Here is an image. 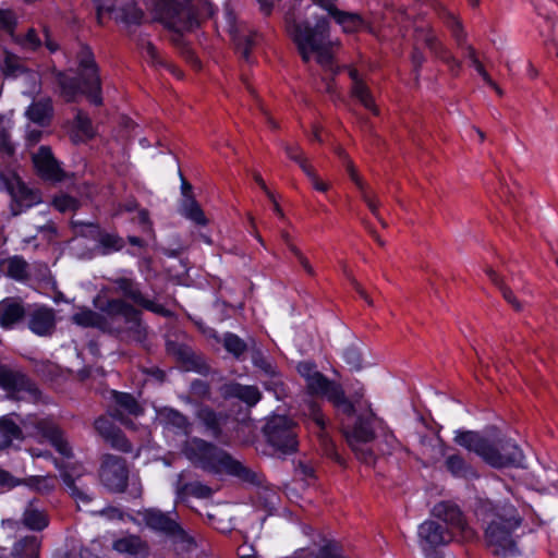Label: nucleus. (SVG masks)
<instances>
[{"mask_svg": "<svg viewBox=\"0 0 558 558\" xmlns=\"http://www.w3.org/2000/svg\"><path fill=\"white\" fill-rule=\"evenodd\" d=\"M223 349L236 361H243L247 351V343L236 333L226 331L222 337Z\"/></svg>", "mask_w": 558, "mask_h": 558, "instance_id": "41", "label": "nucleus"}, {"mask_svg": "<svg viewBox=\"0 0 558 558\" xmlns=\"http://www.w3.org/2000/svg\"><path fill=\"white\" fill-rule=\"evenodd\" d=\"M231 36L235 52L239 53L246 62H251V53L256 45V33L251 32L248 34H243L240 32H232Z\"/></svg>", "mask_w": 558, "mask_h": 558, "instance_id": "39", "label": "nucleus"}, {"mask_svg": "<svg viewBox=\"0 0 558 558\" xmlns=\"http://www.w3.org/2000/svg\"><path fill=\"white\" fill-rule=\"evenodd\" d=\"M26 72V68L19 61L13 53H7L2 64V73L4 76H17Z\"/></svg>", "mask_w": 558, "mask_h": 558, "instance_id": "53", "label": "nucleus"}, {"mask_svg": "<svg viewBox=\"0 0 558 558\" xmlns=\"http://www.w3.org/2000/svg\"><path fill=\"white\" fill-rule=\"evenodd\" d=\"M417 537L425 558H445L442 549L456 535L442 523L428 519L418 525Z\"/></svg>", "mask_w": 558, "mask_h": 558, "instance_id": "8", "label": "nucleus"}, {"mask_svg": "<svg viewBox=\"0 0 558 558\" xmlns=\"http://www.w3.org/2000/svg\"><path fill=\"white\" fill-rule=\"evenodd\" d=\"M11 199V209L14 216L21 214L24 209L33 207L39 202L37 193L28 187L22 179L19 180Z\"/></svg>", "mask_w": 558, "mask_h": 558, "instance_id": "29", "label": "nucleus"}, {"mask_svg": "<svg viewBox=\"0 0 558 558\" xmlns=\"http://www.w3.org/2000/svg\"><path fill=\"white\" fill-rule=\"evenodd\" d=\"M485 529L487 543L497 548L496 554L504 556H515L519 548L513 533L522 524V518L517 508L512 505L501 508Z\"/></svg>", "mask_w": 558, "mask_h": 558, "instance_id": "4", "label": "nucleus"}, {"mask_svg": "<svg viewBox=\"0 0 558 558\" xmlns=\"http://www.w3.org/2000/svg\"><path fill=\"white\" fill-rule=\"evenodd\" d=\"M269 379L264 381L263 386L267 391L274 392L277 398L279 395H283L286 392V384L282 380V374L278 369L276 375H268Z\"/></svg>", "mask_w": 558, "mask_h": 558, "instance_id": "57", "label": "nucleus"}, {"mask_svg": "<svg viewBox=\"0 0 558 558\" xmlns=\"http://www.w3.org/2000/svg\"><path fill=\"white\" fill-rule=\"evenodd\" d=\"M26 317L28 329L36 336H48L56 327V315L50 307L40 306L31 312L27 311Z\"/></svg>", "mask_w": 558, "mask_h": 558, "instance_id": "26", "label": "nucleus"}, {"mask_svg": "<svg viewBox=\"0 0 558 558\" xmlns=\"http://www.w3.org/2000/svg\"><path fill=\"white\" fill-rule=\"evenodd\" d=\"M22 484L38 493H50L54 488L53 481L48 476L31 475L21 480Z\"/></svg>", "mask_w": 558, "mask_h": 558, "instance_id": "49", "label": "nucleus"}, {"mask_svg": "<svg viewBox=\"0 0 558 558\" xmlns=\"http://www.w3.org/2000/svg\"><path fill=\"white\" fill-rule=\"evenodd\" d=\"M36 174L45 182L60 183L66 179V172L54 157L50 146L41 145L32 158Z\"/></svg>", "mask_w": 558, "mask_h": 558, "instance_id": "17", "label": "nucleus"}, {"mask_svg": "<svg viewBox=\"0 0 558 558\" xmlns=\"http://www.w3.org/2000/svg\"><path fill=\"white\" fill-rule=\"evenodd\" d=\"M0 389L13 399H21L25 393L38 398L41 393L36 383L27 374L12 369L5 364H0Z\"/></svg>", "mask_w": 558, "mask_h": 558, "instance_id": "14", "label": "nucleus"}, {"mask_svg": "<svg viewBox=\"0 0 558 558\" xmlns=\"http://www.w3.org/2000/svg\"><path fill=\"white\" fill-rule=\"evenodd\" d=\"M77 74L70 75L63 70H53L54 82L60 96L65 102H75L78 96H84L90 105H104L102 81L100 68L95 53L88 44L81 43L75 54Z\"/></svg>", "mask_w": 558, "mask_h": 558, "instance_id": "1", "label": "nucleus"}, {"mask_svg": "<svg viewBox=\"0 0 558 558\" xmlns=\"http://www.w3.org/2000/svg\"><path fill=\"white\" fill-rule=\"evenodd\" d=\"M7 276L15 281L24 282L28 279V264L23 256L14 255L7 259Z\"/></svg>", "mask_w": 558, "mask_h": 558, "instance_id": "43", "label": "nucleus"}, {"mask_svg": "<svg viewBox=\"0 0 558 558\" xmlns=\"http://www.w3.org/2000/svg\"><path fill=\"white\" fill-rule=\"evenodd\" d=\"M430 512L437 519L436 521L442 522L445 527L450 529L454 535L469 536L471 534L472 531L464 512L453 501H439L433 507Z\"/></svg>", "mask_w": 558, "mask_h": 558, "instance_id": "16", "label": "nucleus"}, {"mask_svg": "<svg viewBox=\"0 0 558 558\" xmlns=\"http://www.w3.org/2000/svg\"><path fill=\"white\" fill-rule=\"evenodd\" d=\"M314 3L326 10L328 14L339 24L343 32L355 33L363 28L364 19L357 14L339 10L331 1L328 0H313Z\"/></svg>", "mask_w": 558, "mask_h": 558, "instance_id": "24", "label": "nucleus"}, {"mask_svg": "<svg viewBox=\"0 0 558 558\" xmlns=\"http://www.w3.org/2000/svg\"><path fill=\"white\" fill-rule=\"evenodd\" d=\"M342 360L351 371L359 372L363 367V356L360 348L355 344H350L342 351Z\"/></svg>", "mask_w": 558, "mask_h": 558, "instance_id": "50", "label": "nucleus"}, {"mask_svg": "<svg viewBox=\"0 0 558 558\" xmlns=\"http://www.w3.org/2000/svg\"><path fill=\"white\" fill-rule=\"evenodd\" d=\"M252 364L263 372L266 376L276 375L278 367L268 357L264 355L262 350L255 349L252 353Z\"/></svg>", "mask_w": 558, "mask_h": 558, "instance_id": "51", "label": "nucleus"}, {"mask_svg": "<svg viewBox=\"0 0 558 558\" xmlns=\"http://www.w3.org/2000/svg\"><path fill=\"white\" fill-rule=\"evenodd\" d=\"M284 22L286 31L305 63L310 62L314 50L329 40V22L326 17L317 20L315 25H312L308 21L298 22L292 14H287Z\"/></svg>", "mask_w": 558, "mask_h": 558, "instance_id": "5", "label": "nucleus"}, {"mask_svg": "<svg viewBox=\"0 0 558 558\" xmlns=\"http://www.w3.org/2000/svg\"><path fill=\"white\" fill-rule=\"evenodd\" d=\"M179 175L181 181V199L179 201L178 207L179 214L195 226H207L208 219L195 198L193 185L185 179L181 170H179Z\"/></svg>", "mask_w": 558, "mask_h": 558, "instance_id": "19", "label": "nucleus"}, {"mask_svg": "<svg viewBox=\"0 0 558 558\" xmlns=\"http://www.w3.org/2000/svg\"><path fill=\"white\" fill-rule=\"evenodd\" d=\"M312 53L316 54V62L325 71H328L333 75L338 73V70L335 66V58L330 48V40L326 41V44L322 45L317 50H314Z\"/></svg>", "mask_w": 558, "mask_h": 558, "instance_id": "47", "label": "nucleus"}, {"mask_svg": "<svg viewBox=\"0 0 558 558\" xmlns=\"http://www.w3.org/2000/svg\"><path fill=\"white\" fill-rule=\"evenodd\" d=\"M112 399L119 408L124 410L130 415L140 416L144 413V409L141 407L135 397L130 392L112 390Z\"/></svg>", "mask_w": 558, "mask_h": 558, "instance_id": "42", "label": "nucleus"}, {"mask_svg": "<svg viewBox=\"0 0 558 558\" xmlns=\"http://www.w3.org/2000/svg\"><path fill=\"white\" fill-rule=\"evenodd\" d=\"M523 459V452L518 444L506 436L488 440V449L484 462L495 469L518 466Z\"/></svg>", "mask_w": 558, "mask_h": 558, "instance_id": "10", "label": "nucleus"}, {"mask_svg": "<svg viewBox=\"0 0 558 558\" xmlns=\"http://www.w3.org/2000/svg\"><path fill=\"white\" fill-rule=\"evenodd\" d=\"M84 225L89 229L88 238L97 242L101 255H110L124 248L125 240L118 233L107 232L96 222Z\"/></svg>", "mask_w": 558, "mask_h": 558, "instance_id": "22", "label": "nucleus"}, {"mask_svg": "<svg viewBox=\"0 0 558 558\" xmlns=\"http://www.w3.org/2000/svg\"><path fill=\"white\" fill-rule=\"evenodd\" d=\"M444 464L447 472L454 478L469 480L477 476L475 469L460 453L446 456Z\"/></svg>", "mask_w": 558, "mask_h": 558, "instance_id": "32", "label": "nucleus"}, {"mask_svg": "<svg viewBox=\"0 0 558 558\" xmlns=\"http://www.w3.org/2000/svg\"><path fill=\"white\" fill-rule=\"evenodd\" d=\"M350 94L355 98L366 110L372 112L374 116H379L380 111L375 102V98L371 88L364 82L356 86H351Z\"/></svg>", "mask_w": 558, "mask_h": 558, "instance_id": "40", "label": "nucleus"}, {"mask_svg": "<svg viewBox=\"0 0 558 558\" xmlns=\"http://www.w3.org/2000/svg\"><path fill=\"white\" fill-rule=\"evenodd\" d=\"M27 316L24 302L19 298H4L0 301V326L12 329L23 323Z\"/></svg>", "mask_w": 558, "mask_h": 558, "instance_id": "25", "label": "nucleus"}, {"mask_svg": "<svg viewBox=\"0 0 558 558\" xmlns=\"http://www.w3.org/2000/svg\"><path fill=\"white\" fill-rule=\"evenodd\" d=\"M296 423L287 415H272L263 426V435L269 447L277 453L290 456L298 451Z\"/></svg>", "mask_w": 558, "mask_h": 558, "instance_id": "6", "label": "nucleus"}, {"mask_svg": "<svg viewBox=\"0 0 558 558\" xmlns=\"http://www.w3.org/2000/svg\"><path fill=\"white\" fill-rule=\"evenodd\" d=\"M22 520L28 530L37 532L45 530L49 524L47 515L32 506L25 509Z\"/></svg>", "mask_w": 558, "mask_h": 558, "instance_id": "45", "label": "nucleus"}, {"mask_svg": "<svg viewBox=\"0 0 558 558\" xmlns=\"http://www.w3.org/2000/svg\"><path fill=\"white\" fill-rule=\"evenodd\" d=\"M52 206L59 213L64 214L70 210H75L77 208V201L69 194H60L53 197Z\"/></svg>", "mask_w": 558, "mask_h": 558, "instance_id": "55", "label": "nucleus"}, {"mask_svg": "<svg viewBox=\"0 0 558 558\" xmlns=\"http://www.w3.org/2000/svg\"><path fill=\"white\" fill-rule=\"evenodd\" d=\"M340 386L341 385L339 383L329 379L320 372H316L306 381V389L308 395L326 397L327 400L332 395V391H336V389H338Z\"/></svg>", "mask_w": 558, "mask_h": 558, "instance_id": "34", "label": "nucleus"}, {"mask_svg": "<svg viewBox=\"0 0 558 558\" xmlns=\"http://www.w3.org/2000/svg\"><path fill=\"white\" fill-rule=\"evenodd\" d=\"M179 493L180 494L186 493L195 498L206 499V498L211 497L213 489L208 485L196 481V482H191V483L184 484L180 488Z\"/></svg>", "mask_w": 558, "mask_h": 558, "instance_id": "52", "label": "nucleus"}, {"mask_svg": "<svg viewBox=\"0 0 558 558\" xmlns=\"http://www.w3.org/2000/svg\"><path fill=\"white\" fill-rule=\"evenodd\" d=\"M438 16L450 32L457 47L466 46L468 33L462 21L446 7L439 8Z\"/></svg>", "mask_w": 558, "mask_h": 558, "instance_id": "30", "label": "nucleus"}, {"mask_svg": "<svg viewBox=\"0 0 558 558\" xmlns=\"http://www.w3.org/2000/svg\"><path fill=\"white\" fill-rule=\"evenodd\" d=\"M375 421L376 415L369 411L367 414H357L351 421L343 422L342 434L353 450H355L356 445L367 444L375 439Z\"/></svg>", "mask_w": 558, "mask_h": 558, "instance_id": "15", "label": "nucleus"}, {"mask_svg": "<svg viewBox=\"0 0 558 558\" xmlns=\"http://www.w3.org/2000/svg\"><path fill=\"white\" fill-rule=\"evenodd\" d=\"M143 521L150 531L166 536L173 544H195L194 537L175 519L157 508L145 509Z\"/></svg>", "mask_w": 558, "mask_h": 558, "instance_id": "9", "label": "nucleus"}, {"mask_svg": "<svg viewBox=\"0 0 558 558\" xmlns=\"http://www.w3.org/2000/svg\"><path fill=\"white\" fill-rule=\"evenodd\" d=\"M484 271L490 282L500 291L505 301L510 304L514 311H522V303L517 299L513 291L505 283L504 278L490 266H487Z\"/></svg>", "mask_w": 558, "mask_h": 558, "instance_id": "37", "label": "nucleus"}, {"mask_svg": "<svg viewBox=\"0 0 558 558\" xmlns=\"http://www.w3.org/2000/svg\"><path fill=\"white\" fill-rule=\"evenodd\" d=\"M453 440L457 445L465 448L471 452H474L482 460H484L486 449H488L489 438L482 436L478 432L475 430L458 429Z\"/></svg>", "mask_w": 558, "mask_h": 558, "instance_id": "28", "label": "nucleus"}, {"mask_svg": "<svg viewBox=\"0 0 558 558\" xmlns=\"http://www.w3.org/2000/svg\"><path fill=\"white\" fill-rule=\"evenodd\" d=\"M195 416L204 427V434L225 446L232 445L233 432L241 427L236 418L227 412L216 411L207 404L201 405Z\"/></svg>", "mask_w": 558, "mask_h": 558, "instance_id": "7", "label": "nucleus"}, {"mask_svg": "<svg viewBox=\"0 0 558 558\" xmlns=\"http://www.w3.org/2000/svg\"><path fill=\"white\" fill-rule=\"evenodd\" d=\"M186 456L196 468L205 472L214 474L223 472L244 483L257 484V475L254 471L214 442L194 437L186 450Z\"/></svg>", "mask_w": 558, "mask_h": 558, "instance_id": "3", "label": "nucleus"}, {"mask_svg": "<svg viewBox=\"0 0 558 558\" xmlns=\"http://www.w3.org/2000/svg\"><path fill=\"white\" fill-rule=\"evenodd\" d=\"M74 128L84 134L88 138H93L95 133L93 129V122L92 119L88 117L87 113H85L83 110H77L75 117H74Z\"/></svg>", "mask_w": 558, "mask_h": 558, "instance_id": "54", "label": "nucleus"}, {"mask_svg": "<svg viewBox=\"0 0 558 558\" xmlns=\"http://www.w3.org/2000/svg\"><path fill=\"white\" fill-rule=\"evenodd\" d=\"M52 107L48 102H34L27 110L26 116L28 119L39 125H46L51 118Z\"/></svg>", "mask_w": 558, "mask_h": 558, "instance_id": "46", "label": "nucleus"}, {"mask_svg": "<svg viewBox=\"0 0 558 558\" xmlns=\"http://www.w3.org/2000/svg\"><path fill=\"white\" fill-rule=\"evenodd\" d=\"M106 11L128 29L141 26L145 20V12L135 0H116Z\"/></svg>", "mask_w": 558, "mask_h": 558, "instance_id": "21", "label": "nucleus"}, {"mask_svg": "<svg viewBox=\"0 0 558 558\" xmlns=\"http://www.w3.org/2000/svg\"><path fill=\"white\" fill-rule=\"evenodd\" d=\"M17 26L15 13L10 9H0V29L7 33H14Z\"/></svg>", "mask_w": 558, "mask_h": 558, "instance_id": "58", "label": "nucleus"}, {"mask_svg": "<svg viewBox=\"0 0 558 558\" xmlns=\"http://www.w3.org/2000/svg\"><path fill=\"white\" fill-rule=\"evenodd\" d=\"M217 11L208 0H153L154 20L177 35L175 44H181L184 33L199 28Z\"/></svg>", "mask_w": 558, "mask_h": 558, "instance_id": "2", "label": "nucleus"}, {"mask_svg": "<svg viewBox=\"0 0 558 558\" xmlns=\"http://www.w3.org/2000/svg\"><path fill=\"white\" fill-rule=\"evenodd\" d=\"M114 290L123 295L124 299L132 301L135 305L159 315L163 318H173L174 312L162 304L146 298L141 290V283L129 277H118L112 280Z\"/></svg>", "mask_w": 558, "mask_h": 558, "instance_id": "13", "label": "nucleus"}, {"mask_svg": "<svg viewBox=\"0 0 558 558\" xmlns=\"http://www.w3.org/2000/svg\"><path fill=\"white\" fill-rule=\"evenodd\" d=\"M40 539L35 535H27L14 543L11 551L12 558H39Z\"/></svg>", "mask_w": 558, "mask_h": 558, "instance_id": "36", "label": "nucleus"}, {"mask_svg": "<svg viewBox=\"0 0 558 558\" xmlns=\"http://www.w3.org/2000/svg\"><path fill=\"white\" fill-rule=\"evenodd\" d=\"M220 395L226 400L238 399L247 407H255L263 398L258 387L254 385H242L233 380L220 387Z\"/></svg>", "mask_w": 558, "mask_h": 558, "instance_id": "23", "label": "nucleus"}, {"mask_svg": "<svg viewBox=\"0 0 558 558\" xmlns=\"http://www.w3.org/2000/svg\"><path fill=\"white\" fill-rule=\"evenodd\" d=\"M61 480L66 487L70 496L77 502L88 505L93 501L94 496L88 488L77 486L75 478L69 471H62L60 473Z\"/></svg>", "mask_w": 558, "mask_h": 558, "instance_id": "38", "label": "nucleus"}, {"mask_svg": "<svg viewBox=\"0 0 558 558\" xmlns=\"http://www.w3.org/2000/svg\"><path fill=\"white\" fill-rule=\"evenodd\" d=\"M94 426L95 429L107 439L119 429L112 422L104 416L96 418Z\"/></svg>", "mask_w": 558, "mask_h": 558, "instance_id": "59", "label": "nucleus"}, {"mask_svg": "<svg viewBox=\"0 0 558 558\" xmlns=\"http://www.w3.org/2000/svg\"><path fill=\"white\" fill-rule=\"evenodd\" d=\"M129 475L130 471L124 458L114 454L104 457L99 469V478L110 493H124L129 485Z\"/></svg>", "mask_w": 558, "mask_h": 558, "instance_id": "11", "label": "nucleus"}, {"mask_svg": "<svg viewBox=\"0 0 558 558\" xmlns=\"http://www.w3.org/2000/svg\"><path fill=\"white\" fill-rule=\"evenodd\" d=\"M21 177L16 173L11 175L1 173L0 174V190L5 191L10 196H12L14 189L19 182Z\"/></svg>", "mask_w": 558, "mask_h": 558, "instance_id": "64", "label": "nucleus"}, {"mask_svg": "<svg viewBox=\"0 0 558 558\" xmlns=\"http://www.w3.org/2000/svg\"><path fill=\"white\" fill-rule=\"evenodd\" d=\"M108 439L111 440V444L114 448L123 451L130 452L132 450V445L124 435V433L119 428L116 433L110 436Z\"/></svg>", "mask_w": 558, "mask_h": 558, "instance_id": "62", "label": "nucleus"}, {"mask_svg": "<svg viewBox=\"0 0 558 558\" xmlns=\"http://www.w3.org/2000/svg\"><path fill=\"white\" fill-rule=\"evenodd\" d=\"M163 415L167 423L177 428L184 429L189 425L187 417L177 409L165 408Z\"/></svg>", "mask_w": 558, "mask_h": 558, "instance_id": "56", "label": "nucleus"}, {"mask_svg": "<svg viewBox=\"0 0 558 558\" xmlns=\"http://www.w3.org/2000/svg\"><path fill=\"white\" fill-rule=\"evenodd\" d=\"M72 322L83 328H97L106 330L108 320L102 314L90 308L84 307L72 316Z\"/></svg>", "mask_w": 558, "mask_h": 558, "instance_id": "35", "label": "nucleus"}, {"mask_svg": "<svg viewBox=\"0 0 558 558\" xmlns=\"http://www.w3.org/2000/svg\"><path fill=\"white\" fill-rule=\"evenodd\" d=\"M424 43L429 51L441 60L453 76H459L462 70V62L457 59L446 45L434 34L426 35Z\"/></svg>", "mask_w": 558, "mask_h": 558, "instance_id": "27", "label": "nucleus"}, {"mask_svg": "<svg viewBox=\"0 0 558 558\" xmlns=\"http://www.w3.org/2000/svg\"><path fill=\"white\" fill-rule=\"evenodd\" d=\"M93 304L99 312L110 318L123 317L125 323L137 325L141 323V311L124 299H104L96 296Z\"/></svg>", "mask_w": 558, "mask_h": 558, "instance_id": "20", "label": "nucleus"}, {"mask_svg": "<svg viewBox=\"0 0 558 558\" xmlns=\"http://www.w3.org/2000/svg\"><path fill=\"white\" fill-rule=\"evenodd\" d=\"M342 154L344 155V158L347 159L345 169H347L350 180L354 183V185L360 191V193L365 191L366 184L362 180V178L359 175L353 162L350 159H348V156L344 153H342Z\"/></svg>", "mask_w": 558, "mask_h": 558, "instance_id": "63", "label": "nucleus"}, {"mask_svg": "<svg viewBox=\"0 0 558 558\" xmlns=\"http://www.w3.org/2000/svg\"><path fill=\"white\" fill-rule=\"evenodd\" d=\"M190 391L193 396L198 398H208L210 395V386L203 379H193L190 385Z\"/></svg>", "mask_w": 558, "mask_h": 558, "instance_id": "61", "label": "nucleus"}, {"mask_svg": "<svg viewBox=\"0 0 558 558\" xmlns=\"http://www.w3.org/2000/svg\"><path fill=\"white\" fill-rule=\"evenodd\" d=\"M0 437H2V446H11L13 440L22 439V428L8 415L0 417Z\"/></svg>", "mask_w": 558, "mask_h": 558, "instance_id": "44", "label": "nucleus"}, {"mask_svg": "<svg viewBox=\"0 0 558 558\" xmlns=\"http://www.w3.org/2000/svg\"><path fill=\"white\" fill-rule=\"evenodd\" d=\"M410 59L413 66V74L415 76V81L418 82L422 66L426 61L425 54L420 48L414 47L411 51Z\"/></svg>", "mask_w": 558, "mask_h": 558, "instance_id": "60", "label": "nucleus"}, {"mask_svg": "<svg viewBox=\"0 0 558 558\" xmlns=\"http://www.w3.org/2000/svg\"><path fill=\"white\" fill-rule=\"evenodd\" d=\"M112 548L120 554L144 558L148 555V545L137 535H128L113 542Z\"/></svg>", "mask_w": 558, "mask_h": 558, "instance_id": "31", "label": "nucleus"}, {"mask_svg": "<svg viewBox=\"0 0 558 558\" xmlns=\"http://www.w3.org/2000/svg\"><path fill=\"white\" fill-rule=\"evenodd\" d=\"M328 401L333 405L337 415L340 416L341 425L343 424V422H349L354 416L357 415L355 405L345 396L342 386L336 389V391H332V395L330 396Z\"/></svg>", "mask_w": 558, "mask_h": 558, "instance_id": "33", "label": "nucleus"}, {"mask_svg": "<svg viewBox=\"0 0 558 558\" xmlns=\"http://www.w3.org/2000/svg\"><path fill=\"white\" fill-rule=\"evenodd\" d=\"M166 352L168 355L175 359V361L182 365L187 372H195L201 375H207L209 373V365L206 361L184 342L175 340L166 341Z\"/></svg>", "mask_w": 558, "mask_h": 558, "instance_id": "18", "label": "nucleus"}, {"mask_svg": "<svg viewBox=\"0 0 558 558\" xmlns=\"http://www.w3.org/2000/svg\"><path fill=\"white\" fill-rule=\"evenodd\" d=\"M302 414L304 416V423L315 432L328 456L332 457L338 463H342L343 459L337 452L336 445L327 434L328 421L323 412L322 405L315 400H307L304 402L302 408Z\"/></svg>", "mask_w": 558, "mask_h": 558, "instance_id": "12", "label": "nucleus"}, {"mask_svg": "<svg viewBox=\"0 0 558 558\" xmlns=\"http://www.w3.org/2000/svg\"><path fill=\"white\" fill-rule=\"evenodd\" d=\"M140 47L142 49V52H143L145 59L153 66L166 68L169 70L172 68L162 59L157 47L150 40H143L140 44ZM174 71H175V69L173 68L172 72L174 73Z\"/></svg>", "mask_w": 558, "mask_h": 558, "instance_id": "48", "label": "nucleus"}]
</instances>
